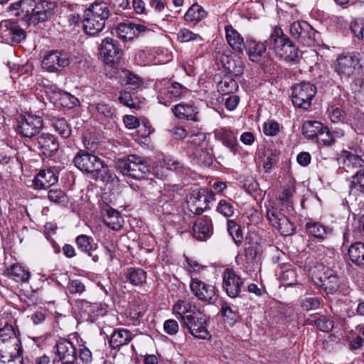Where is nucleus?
Returning a JSON list of instances; mask_svg holds the SVG:
<instances>
[{"label":"nucleus","instance_id":"f257e3e1","mask_svg":"<svg viewBox=\"0 0 364 364\" xmlns=\"http://www.w3.org/2000/svg\"><path fill=\"white\" fill-rule=\"evenodd\" d=\"M266 43L269 49H272L280 59L287 62H295L299 58L298 48L280 27L272 28Z\"/></svg>","mask_w":364,"mask_h":364},{"label":"nucleus","instance_id":"f03ea898","mask_svg":"<svg viewBox=\"0 0 364 364\" xmlns=\"http://www.w3.org/2000/svg\"><path fill=\"white\" fill-rule=\"evenodd\" d=\"M266 43L269 49H272L280 59L287 62H295L299 58L298 48L280 27L272 28Z\"/></svg>","mask_w":364,"mask_h":364},{"label":"nucleus","instance_id":"7ed1b4c3","mask_svg":"<svg viewBox=\"0 0 364 364\" xmlns=\"http://www.w3.org/2000/svg\"><path fill=\"white\" fill-rule=\"evenodd\" d=\"M76 168L84 173L91 175L95 181H105L111 177L109 168L98 156L86 151L80 150L73 159Z\"/></svg>","mask_w":364,"mask_h":364},{"label":"nucleus","instance_id":"20e7f679","mask_svg":"<svg viewBox=\"0 0 364 364\" xmlns=\"http://www.w3.org/2000/svg\"><path fill=\"white\" fill-rule=\"evenodd\" d=\"M110 11L107 3L95 2L92 4L88 9L85 11L83 19V28L85 32L94 36L103 30L106 22L109 20Z\"/></svg>","mask_w":364,"mask_h":364},{"label":"nucleus","instance_id":"39448f33","mask_svg":"<svg viewBox=\"0 0 364 364\" xmlns=\"http://www.w3.org/2000/svg\"><path fill=\"white\" fill-rule=\"evenodd\" d=\"M116 166L123 175L138 180L146 178L150 172L147 164L140 156L134 154L118 159Z\"/></svg>","mask_w":364,"mask_h":364},{"label":"nucleus","instance_id":"423d86ee","mask_svg":"<svg viewBox=\"0 0 364 364\" xmlns=\"http://www.w3.org/2000/svg\"><path fill=\"white\" fill-rule=\"evenodd\" d=\"M209 317L197 309L191 314L183 317L182 325L186 327L188 332L198 339H210L211 334L208 330Z\"/></svg>","mask_w":364,"mask_h":364},{"label":"nucleus","instance_id":"0eeeda50","mask_svg":"<svg viewBox=\"0 0 364 364\" xmlns=\"http://www.w3.org/2000/svg\"><path fill=\"white\" fill-rule=\"evenodd\" d=\"M289 215L284 208L274 207L268 208L266 213L270 225L285 237L293 235L296 231V225Z\"/></svg>","mask_w":364,"mask_h":364},{"label":"nucleus","instance_id":"6e6552de","mask_svg":"<svg viewBox=\"0 0 364 364\" xmlns=\"http://www.w3.org/2000/svg\"><path fill=\"white\" fill-rule=\"evenodd\" d=\"M291 101L296 108L309 110L316 94V87L309 82L303 81L291 87Z\"/></svg>","mask_w":364,"mask_h":364},{"label":"nucleus","instance_id":"1a4fd4ad","mask_svg":"<svg viewBox=\"0 0 364 364\" xmlns=\"http://www.w3.org/2000/svg\"><path fill=\"white\" fill-rule=\"evenodd\" d=\"M159 89L158 98L161 104L168 106L172 101L178 100L187 91L181 84L171 81L168 79H163L156 83Z\"/></svg>","mask_w":364,"mask_h":364},{"label":"nucleus","instance_id":"9d476101","mask_svg":"<svg viewBox=\"0 0 364 364\" xmlns=\"http://www.w3.org/2000/svg\"><path fill=\"white\" fill-rule=\"evenodd\" d=\"M26 33L16 20L6 19L0 22V38L10 45H16L25 40Z\"/></svg>","mask_w":364,"mask_h":364},{"label":"nucleus","instance_id":"9b49d317","mask_svg":"<svg viewBox=\"0 0 364 364\" xmlns=\"http://www.w3.org/2000/svg\"><path fill=\"white\" fill-rule=\"evenodd\" d=\"M43 127V122L41 117L26 114L18 119L16 131L21 136L31 139L40 132Z\"/></svg>","mask_w":364,"mask_h":364},{"label":"nucleus","instance_id":"f8f14e48","mask_svg":"<svg viewBox=\"0 0 364 364\" xmlns=\"http://www.w3.org/2000/svg\"><path fill=\"white\" fill-rule=\"evenodd\" d=\"M289 33L294 39L304 46H312L316 42V31L306 21H297L291 23Z\"/></svg>","mask_w":364,"mask_h":364},{"label":"nucleus","instance_id":"ddd939ff","mask_svg":"<svg viewBox=\"0 0 364 364\" xmlns=\"http://www.w3.org/2000/svg\"><path fill=\"white\" fill-rule=\"evenodd\" d=\"M313 278L315 284L328 294H333L340 288V279L336 272L330 268L319 266Z\"/></svg>","mask_w":364,"mask_h":364},{"label":"nucleus","instance_id":"4468645a","mask_svg":"<svg viewBox=\"0 0 364 364\" xmlns=\"http://www.w3.org/2000/svg\"><path fill=\"white\" fill-rule=\"evenodd\" d=\"M214 196L213 191L206 188L195 191L187 198V210L194 215H201Z\"/></svg>","mask_w":364,"mask_h":364},{"label":"nucleus","instance_id":"2eb2a0df","mask_svg":"<svg viewBox=\"0 0 364 364\" xmlns=\"http://www.w3.org/2000/svg\"><path fill=\"white\" fill-rule=\"evenodd\" d=\"M55 358L53 364H75L77 360V349L73 343L68 340H60L54 346Z\"/></svg>","mask_w":364,"mask_h":364},{"label":"nucleus","instance_id":"dca6fc26","mask_svg":"<svg viewBox=\"0 0 364 364\" xmlns=\"http://www.w3.org/2000/svg\"><path fill=\"white\" fill-rule=\"evenodd\" d=\"M35 8L34 0H19L10 4L6 9L10 12L16 11L14 15L21 17L29 25L36 26L38 21Z\"/></svg>","mask_w":364,"mask_h":364},{"label":"nucleus","instance_id":"f3484780","mask_svg":"<svg viewBox=\"0 0 364 364\" xmlns=\"http://www.w3.org/2000/svg\"><path fill=\"white\" fill-rule=\"evenodd\" d=\"M70 63V58L68 53L52 50L46 54L42 60V68L50 73H55L63 70Z\"/></svg>","mask_w":364,"mask_h":364},{"label":"nucleus","instance_id":"a211bd4d","mask_svg":"<svg viewBox=\"0 0 364 364\" xmlns=\"http://www.w3.org/2000/svg\"><path fill=\"white\" fill-rule=\"evenodd\" d=\"M267 43L257 41L255 39L247 40V53L250 60L259 64L261 66H267L270 64L272 60L267 52Z\"/></svg>","mask_w":364,"mask_h":364},{"label":"nucleus","instance_id":"6ab92c4d","mask_svg":"<svg viewBox=\"0 0 364 364\" xmlns=\"http://www.w3.org/2000/svg\"><path fill=\"white\" fill-rule=\"evenodd\" d=\"M190 288L194 296L200 301L211 304L217 300L215 287L204 283L198 278L193 277V275L191 276Z\"/></svg>","mask_w":364,"mask_h":364},{"label":"nucleus","instance_id":"aec40b11","mask_svg":"<svg viewBox=\"0 0 364 364\" xmlns=\"http://www.w3.org/2000/svg\"><path fill=\"white\" fill-rule=\"evenodd\" d=\"M358 59L351 54L339 55L335 62V71L341 78L348 79L356 74Z\"/></svg>","mask_w":364,"mask_h":364},{"label":"nucleus","instance_id":"412c9836","mask_svg":"<svg viewBox=\"0 0 364 364\" xmlns=\"http://www.w3.org/2000/svg\"><path fill=\"white\" fill-rule=\"evenodd\" d=\"M243 285V279L232 269H225L223 274V288L229 297H238Z\"/></svg>","mask_w":364,"mask_h":364},{"label":"nucleus","instance_id":"4be33fe9","mask_svg":"<svg viewBox=\"0 0 364 364\" xmlns=\"http://www.w3.org/2000/svg\"><path fill=\"white\" fill-rule=\"evenodd\" d=\"M109 77H115L121 85H129L132 88H137L143 83V80L135 73L124 68H118L117 65L107 72Z\"/></svg>","mask_w":364,"mask_h":364},{"label":"nucleus","instance_id":"5701e85b","mask_svg":"<svg viewBox=\"0 0 364 364\" xmlns=\"http://www.w3.org/2000/svg\"><path fill=\"white\" fill-rule=\"evenodd\" d=\"M101 53L105 58L107 72L117 65V62L119 60L117 55L119 53V48L114 39L106 38L102 41Z\"/></svg>","mask_w":364,"mask_h":364},{"label":"nucleus","instance_id":"b1692460","mask_svg":"<svg viewBox=\"0 0 364 364\" xmlns=\"http://www.w3.org/2000/svg\"><path fill=\"white\" fill-rule=\"evenodd\" d=\"M146 31L147 28L145 26L134 23L129 20L118 23L115 28L117 36L123 41L132 40Z\"/></svg>","mask_w":364,"mask_h":364},{"label":"nucleus","instance_id":"393cba45","mask_svg":"<svg viewBox=\"0 0 364 364\" xmlns=\"http://www.w3.org/2000/svg\"><path fill=\"white\" fill-rule=\"evenodd\" d=\"M34 146L46 157L52 156L59 149L56 138L49 133H43L38 136Z\"/></svg>","mask_w":364,"mask_h":364},{"label":"nucleus","instance_id":"a878e982","mask_svg":"<svg viewBox=\"0 0 364 364\" xmlns=\"http://www.w3.org/2000/svg\"><path fill=\"white\" fill-rule=\"evenodd\" d=\"M171 111L179 119L193 121L198 122L200 121L199 110L198 107L192 104L181 102L174 105Z\"/></svg>","mask_w":364,"mask_h":364},{"label":"nucleus","instance_id":"bb28decb","mask_svg":"<svg viewBox=\"0 0 364 364\" xmlns=\"http://www.w3.org/2000/svg\"><path fill=\"white\" fill-rule=\"evenodd\" d=\"M305 230L309 237H315L320 241L326 240L333 233L332 228L314 220L307 222Z\"/></svg>","mask_w":364,"mask_h":364},{"label":"nucleus","instance_id":"cd10ccee","mask_svg":"<svg viewBox=\"0 0 364 364\" xmlns=\"http://www.w3.org/2000/svg\"><path fill=\"white\" fill-rule=\"evenodd\" d=\"M22 348L20 338L0 341V360L21 355Z\"/></svg>","mask_w":364,"mask_h":364},{"label":"nucleus","instance_id":"c85d7f7f","mask_svg":"<svg viewBox=\"0 0 364 364\" xmlns=\"http://www.w3.org/2000/svg\"><path fill=\"white\" fill-rule=\"evenodd\" d=\"M101 213L106 226L113 230H119L122 228L124 220L117 210L106 205L102 208Z\"/></svg>","mask_w":364,"mask_h":364},{"label":"nucleus","instance_id":"c756f323","mask_svg":"<svg viewBox=\"0 0 364 364\" xmlns=\"http://www.w3.org/2000/svg\"><path fill=\"white\" fill-rule=\"evenodd\" d=\"M213 233L211 220L207 218H198L193 227V236L198 240L204 241Z\"/></svg>","mask_w":364,"mask_h":364},{"label":"nucleus","instance_id":"7c9ffc66","mask_svg":"<svg viewBox=\"0 0 364 364\" xmlns=\"http://www.w3.org/2000/svg\"><path fill=\"white\" fill-rule=\"evenodd\" d=\"M38 24L46 21L53 16L55 4L46 0H34Z\"/></svg>","mask_w":364,"mask_h":364},{"label":"nucleus","instance_id":"2f4dec72","mask_svg":"<svg viewBox=\"0 0 364 364\" xmlns=\"http://www.w3.org/2000/svg\"><path fill=\"white\" fill-rule=\"evenodd\" d=\"M133 333L128 329H116L112 333L109 344L112 349H119L121 346L127 345L134 338Z\"/></svg>","mask_w":364,"mask_h":364},{"label":"nucleus","instance_id":"473e14b6","mask_svg":"<svg viewBox=\"0 0 364 364\" xmlns=\"http://www.w3.org/2000/svg\"><path fill=\"white\" fill-rule=\"evenodd\" d=\"M58 176L51 169L41 170L34 178V186L37 189H46L57 183Z\"/></svg>","mask_w":364,"mask_h":364},{"label":"nucleus","instance_id":"72a5a7b5","mask_svg":"<svg viewBox=\"0 0 364 364\" xmlns=\"http://www.w3.org/2000/svg\"><path fill=\"white\" fill-rule=\"evenodd\" d=\"M215 137L229 148L234 154L237 152L239 145L233 131L227 128H221L215 132Z\"/></svg>","mask_w":364,"mask_h":364},{"label":"nucleus","instance_id":"f704fd0d","mask_svg":"<svg viewBox=\"0 0 364 364\" xmlns=\"http://www.w3.org/2000/svg\"><path fill=\"white\" fill-rule=\"evenodd\" d=\"M295 192V187L289 185L284 187L278 196V200L281 205L280 208H284L288 215L294 213L293 198Z\"/></svg>","mask_w":364,"mask_h":364},{"label":"nucleus","instance_id":"c9c22d12","mask_svg":"<svg viewBox=\"0 0 364 364\" xmlns=\"http://www.w3.org/2000/svg\"><path fill=\"white\" fill-rule=\"evenodd\" d=\"M225 38L228 45L236 52L242 53L244 38L230 24L225 27Z\"/></svg>","mask_w":364,"mask_h":364},{"label":"nucleus","instance_id":"e433bc0d","mask_svg":"<svg viewBox=\"0 0 364 364\" xmlns=\"http://www.w3.org/2000/svg\"><path fill=\"white\" fill-rule=\"evenodd\" d=\"M189 154L194 163L198 165L210 166L213 164V153L211 149L200 148L191 151V152H189Z\"/></svg>","mask_w":364,"mask_h":364},{"label":"nucleus","instance_id":"4c0bfd02","mask_svg":"<svg viewBox=\"0 0 364 364\" xmlns=\"http://www.w3.org/2000/svg\"><path fill=\"white\" fill-rule=\"evenodd\" d=\"M342 156L343 158V168L348 173L353 172V170H360L359 168L364 165V160L348 151H343Z\"/></svg>","mask_w":364,"mask_h":364},{"label":"nucleus","instance_id":"58836bf2","mask_svg":"<svg viewBox=\"0 0 364 364\" xmlns=\"http://www.w3.org/2000/svg\"><path fill=\"white\" fill-rule=\"evenodd\" d=\"M7 276L16 282H28L31 277L30 272L22 265L15 264L6 270Z\"/></svg>","mask_w":364,"mask_h":364},{"label":"nucleus","instance_id":"ea45409f","mask_svg":"<svg viewBox=\"0 0 364 364\" xmlns=\"http://www.w3.org/2000/svg\"><path fill=\"white\" fill-rule=\"evenodd\" d=\"M348 255L355 265L364 266V243L356 242L351 244L348 249Z\"/></svg>","mask_w":364,"mask_h":364},{"label":"nucleus","instance_id":"a19ab883","mask_svg":"<svg viewBox=\"0 0 364 364\" xmlns=\"http://www.w3.org/2000/svg\"><path fill=\"white\" fill-rule=\"evenodd\" d=\"M75 244L79 250L92 256V252L97 247L92 237L82 234L75 238Z\"/></svg>","mask_w":364,"mask_h":364},{"label":"nucleus","instance_id":"79ce46f5","mask_svg":"<svg viewBox=\"0 0 364 364\" xmlns=\"http://www.w3.org/2000/svg\"><path fill=\"white\" fill-rule=\"evenodd\" d=\"M127 281L134 286H142L146 280V272L141 268H129L125 273Z\"/></svg>","mask_w":364,"mask_h":364},{"label":"nucleus","instance_id":"37998d69","mask_svg":"<svg viewBox=\"0 0 364 364\" xmlns=\"http://www.w3.org/2000/svg\"><path fill=\"white\" fill-rule=\"evenodd\" d=\"M323 129L324 125L318 121H306L303 124L302 132L306 138L314 139Z\"/></svg>","mask_w":364,"mask_h":364},{"label":"nucleus","instance_id":"c03bdc74","mask_svg":"<svg viewBox=\"0 0 364 364\" xmlns=\"http://www.w3.org/2000/svg\"><path fill=\"white\" fill-rule=\"evenodd\" d=\"M196 310H197L196 308L193 306V309L192 304L186 300H178L172 308L173 314L179 316L181 323H183V317H186V315L192 314Z\"/></svg>","mask_w":364,"mask_h":364},{"label":"nucleus","instance_id":"a18cd8bd","mask_svg":"<svg viewBox=\"0 0 364 364\" xmlns=\"http://www.w3.org/2000/svg\"><path fill=\"white\" fill-rule=\"evenodd\" d=\"M349 188L350 193H364V170L355 171L351 177Z\"/></svg>","mask_w":364,"mask_h":364},{"label":"nucleus","instance_id":"49530a36","mask_svg":"<svg viewBox=\"0 0 364 364\" xmlns=\"http://www.w3.org/2000/svg\"><path fill=\"white\" fill-rule=\"evenodd\" d=\"M207 13L204 9L198 4H193L186 11L184 18L186 21H200L206 17Z\"/></svg>","mask_w":364,"mask_h":364},{"label":"nucleus","instance_id":"de8ad7c7","mask_svg":"<svg viewBox=\"0 0 364 364\" xmlns=\"http://www.w3.org/2000/svg\"><path fill=\"white\" fill-rule=\"evenodd\" d=\"M238 88L237 82L230 76H225L218 84V90L222 95H227L236 91Z\"/></svg>","mask_w":364,"mask_h":364},{"label":"nucleus","instance_id":"09e8293b","mask_svg":"<svg viewBox=\"0 0 364 364\" xmlns=\"http://www.w3.org/2000/svg\"><path fill=\"white\" fill-rule=\"evenodd\" d=\"M205 139L206 134L204 132H198L188 136L187 139L188 153L194 149H200V146L204 143Z\"/></svg>","mask_w":364,"mask_h":364},{"label":"nucleus","instance_id":"8fccbe9b","mask_svg":"<svg viewBox=\"0 0 364 364\" xmlns=\"http://www.w3.org/2000/svg\"><path fill=\"white\" fill-rule=\"evenodd\" d=\"M228 231L232 237L235 244L239 246L243 240L242 232L240 226L234 220H228L227 222Z\"/></svg>","mask_w":364,"mask_h":364},{"label":"nucleus","instance_id":"3c124183","mask_svg":"<svg viewBox=\"0 0 364 364\" xmlns=\"http://www.w3.org/2000/svg\"><path fill=\"white\" fill-rule=\"evenodd\" d=\"M55 130L63 137L68 138L71 134V129L64 118L54 119L52 123Z\"/></svg>","mask_w":364,"mask_h":364},{"label":"nucleus","instance_id":"603ef678","mask_svg":"<svg viewBox=\"0 0 364 364\" xmlns=\"http://www.w3.org/2000/svg\"><path fill=\"white\" fill-rule=\"evenodd\" d=\"M221 315L225 318V321L230 325L234 324L238 318L237 311L233 309L229 304L223 302L220 308Z\"/></svg>","mask_w":364,"mask_h":364},{"label":"nucleus","instance_id":"864d4df0","mask_svg":"<svg viewBox=\"0 0 364 364\" xmlns=\"http://www.w3.org/2000/svg\"><path fill=\"white\" fill-rule=\"evenodd\" d=\"M328 116L333 123L343 122L346 117V114L344 110L331 105L327 110Z\"/></svg>","mask_w":364,"mask_h":364},{"label":"nucleus","instance_id":"5fc2aeb1","mask_svg":"<svg viewBox=\"0 0 364 364\" xmlns=\"http://www.w3.org/2000/svg\"><path fill=\"white\" fill-rule=\"evenodd\" d=\"M48 198L56 204H65L68 202V197L65 192L58 188H50L48 192Z\"/></svg>","mask_w":364,"mask_h":364},{"label":"nucleus","instance_id":"6e6d98bb","mask_svg":"<svg viewBox=\"0 0 364 364\" xmlns=\"http://www.w3.org/2000/svg\"><path fill=\"white\" fill-rule=\"evenodd\" d=\"M279 158V153L274 150L267 153L266 159L263 162V168L266 173H269L271 169L277 164Z\"/></svg>","mask_w":364,"mask_h":364},{"label":"nucleus","instance_id":"4d7b16f0","mask_svg":"<svg viewBox=\"0 0 364 364\" xmlns=\"http://www.w3.org/2000/svg\"><path fill=\"white\" fill-rule=\"evenodd\" d=\"M216 210L226 218L232 217L235 213V208L232 203L224 199L219 201Z\"/></svg>","mask_w":364,"mask_h":364},{"label":"nucleus","instance_id":"13d9d810","mask_svg":"<svg viewBox=\"0 0 364 364\" xmlns=\"http://www.w3.org/2000/svg\"><path fill=\"white\" fill-rule=\"evenodd\" d=\"M280 124L273 119H269L263 124V132L266 136H275L280 132Z\"/></svg>","mask_w":364,"mask_h":364},{"label":"nucleus","instance_id":"bf43d9fd","mask_svg":"<svg viewBox=\"0 0 364 364\" xmlns=\"http://www.w3.org/2000/svg\"><path fill=\"white\" fill-rule=\"evenodd\" d=\"M13 338H19L17 332L11 324L6 323L0 328V341H7Z\"/></svg>","mask_w":364,"mask_h":364},{"label":"nucleus","instance_id":"052dcab7","mask_svg":"<svg viewBox=\"0 0 364 364\" xmlns=\"http://www.w3.org/2000/svg\"><path fill=\"white\" fill-rule=\"evenodd\" d=\"M316 140L318 144L325 146H331L335 144L333 134L326 126H324L323 130L321 131L319 136L316 137Z\"/></svg>","mask_w":364,"mask_h":364},{"label":"nucleus","instance_id":"680f3d73","mask_svg":"<svg viewBox=\"0 0 364 364\" xmlns=\"http://www.w3.org/2000/svg\"><path fill=\"white\" fill-rule=\"evenodd\" d=\"M159 163L162 168L164 167L167 170L178 171L182 168L181 163L171 156H164Z\"/></svg>","mask_w":364,"mask_h":364},{"label":"nucleus","instance_id":"e2e57ef3","mask_svg":"<svg viewBox=\"0 0 364 364\" xmlns=\"http://www.w3.org/2000/svg\"><path fill=\"white\" fill-rule=\"evenodd\" d=\"M281 277L287 286L292 287L298 284L297 274L294 269H289L283 271Z\"/></svg>","mask_w":364,"mask_h":364},{"label":"nucleus","instance_id":"0e129e2a","mask_svg":"<svg viewBox=\"0 0 364 364\" xmlns=\"http://www.w3.org/2000/svg\"><path fill=\"white\" fill-rule=\"evenodd\" d=\"M316 327L321 331L329 332L333 328V323L326 316H320L314 321Z\"/></svg>","mask_w":364,"mask_h":364},{"label":"nucleus","instance_id":"69168bd1","mask_svg":"<svg viewBox=\"0 0 364 364\" xmlns=\"http://www.w3.org/2000/svg\"><path fill=\"white\" fill-rule=\"evenodd\" d=\"M6 170L11 174L22 171V163L18 156H12L11 160L4 166Z\"/></svg>","mask_w":364,"mask_h":364},{"label":"nucleus","instance_id":"338daca9","mask_svg":"<svg viewBox=\"0 0 364 364\" xmlns=\"http://www.w3.org/2000/svg\"><path fill=\"white\" fill-rule=\"evenodd\" d=\"M79 358L84 364H90L92 360V354L90 350L85 345H80L77 350Z\"/></svg>","mask_w":364,"mask_h":364},{"label":"nucleus","instance_id":"774afa93","mask_svg":"<svg viewBox=\"0 0 364 364\" xmlns=\"http://www.w3.org/2000/svg\"><path fill=\"white\" fill-rule=\"evenodd\" d=\"M350 30L355 36L364 41V19L360 21L352 22Z\"/></svg>","mask_w":364,"mask_h":364}]
</instances>
